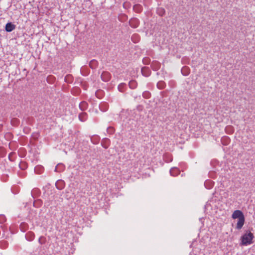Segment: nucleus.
<instances>
[{"label": "nucleus", "instance_id": "nucleus-17", "mask_svg": "<svg viewBox=\"0 0 255 255\" xmlns=\"http://www.w3.org/2000/svg\"><path fill=\"white\" fill-rule=\"evenodd\" d=\"M6 220L5 217L3 215H0V224L3 223Z\"/></svg>", "mask_w": 255, "mask_h": 255}, {"label": "nucleus", "instance_id": "nucleus-23", "mask_svg": "<svg viewBox=\"0 0 255 255\" xmlns=\"http://www.w3.org/2000/svg\"><path fill=\"white\" fill-rule=\"evenodd\" d=\"M124 84H121L118 87V88H119V90L121 91V92H123V91L121 89V87L124 86Z\"/></svg>", "mask_w": 255, "mask_h": 255}, {"label": "nucleus", "instance_id": "nucleus-2", "mask_svg": "<svg viewBox=\"0 0 255 255\" xmlns=\"http://www.w3.org/2000/svg\"><path fill=\"white\" fill-rule=\"evenodd\" d=\"M129 23L131 27L136 28L139 25V20L136 18H132L129 20Z\"/></svg>", "mask_w": 255, "mask_h": 255}, {"label": "nucleus", "instance_id": "nucleus-11", "mask_svg": "<svg viewBox=\"0 0 255 255\" xmlns=\"http://www.w3.org/2000/svg\"><path fill=\"white\" fill-rule=\"evenodd\" d=\"M181 73L184 76H187L189 75L190 72H189V69L187 67H183L181 70Z\"/></svg>", "mask_w": 255, "mask_h": 255}, {"label": "nucleus", "instance_id": "nucleus-21", "mask_svg": "<svg viewBox=\"0 0 255 255\" xmlns=\"http://www.w3.org/2000/svg\"><path fill=\"white\" fill-rule=\"evenodd\" d=\"M107 131H108V132H110V133H112V132H114V129H113V128H112V127H110V128H109L107 129Z\"/></svg>", "mask_w": 255, "mask_h": 255}, {"label": "nucleus", "instance_id": "nucleus-27", "mask_svg": "<svg viewBox=\"0 0 255 255\" xmlns=\"http://www.w3.org/2000/svg\"><path fill=\"white\" fill-rule=\"evenodd\" d=\"M102 105H100V108H101V109H102Z\"/></svg>", "mask_w": 255, "mask_h": 255}, {"label": "nucleus", "instance_id": "nucleus-4", "mask_svg": "<svg viewBox=\"0 0 255 255\" xmlns=\"http://www.w3.org/2000/svg\"><path fill=\"white\" fill-rule=\"evenodd\" d=\"M243 216H244V215L242 211L240 210H236L233 212L232 217V218L235 219H239Z\"/></svg>", "mask_w": 255, "mask_h": 255}, {"label": "nucleus", "instance_id": "nucleus-6", "mask_svg": "<svg viewBox=\"0 0 255 255\" xmlns=\"http://www.w3.org/2000/svg\"><path fill=\"white\" fill-rule=\"evenodd\" d=\"M141 73L145 77H148L150 75L151 71L148 67H144L141 68Z\"/></svg>", "mask_w": 255, "mask_h": 255}, {"label": "nucleus", "instance_id": "nucleus-26", "mask_svg": "<svg viewBox=\"0 0 255 255\" xmlns=\"http://www.w3.org/2000/svg\"><path fill=\"white\" fill-rule=\"evenodd\" d=\"M55 171H58V170H57V166L55 167Z\"/></svg>", "mask_w": 255, "mask_h": 255}, {"label": "nucleus", "instance_id": "nucleus-20", "mask_svg": "<svg viewBox=\"0 0 255 255\" xmlns=\"http://www.w3.org/2000/svg\"><path fill=\"white\" fill-rule=\"evenodd\" d=\"M19 166H20V168H21L22 169H25V164L24 163L21 162L19 164Z\"/></svg>", "mask_w": 255, "mask_h": 255}, {"label": "nucleus", "instance_id": "nucleus-5", "mask_svg": "<svg viewBox=\"0 0 255 255\" xmlns=\"http://www.w3.org/2000/svg\"><path fill=\"white\" fill-rule=\"evenodd\" d=\"M16 26L11 22H8L5 25V29L7 32H11L14 30Z\"/></svg>", "mask_w": 255, "mask_h": 255}, {"label": "nucleus", "instance_id": "nucleus-28", "mask_svg": "<svg viewBox=\"0 0 255 255\" xmlns=\"http://www.w3.org/2000/svg\"><path fill=\"white\" fill-rule=\"evenodd\" d=\"M10 154L8 155L9 158H10Z\"/></svg>", "mask_w": 255, "mask_h": 255}, {"label": "nucleus", "instance_id": "nucleus-1", "mask_svg": "<svg viewBox=\"0 0 255 255\" xmlns=\"http://www.w3.org/2000/svg\"><path fill=\"white\" fill-rule=\"evenodd\" d=\"M254 238V234L251 232H247L241 237V245L243 246H248L253 244V240Z\"/></svg>", "mask_w": 255, "mask_h": 255}, {"label": "nucleus", "instance_id": "nucleus-24", "mask_svg": "<svg viewBox=\"0 0 255 255\" xmlns=\"http://www.w3.org/2000/svg\"><path fill=\"white\" fill-rule=\"evenodd\" d=\"M42 237H40V238H39V243H40L41 244H42V243L41 242V240H42Z\"/></svg>", "mask_w": 255, "mask_h": 255}, {"label": "nucleus", "instance_id": "nucleus-14", "mask_svg": "<svg viewBox=\"0 0 255 255\" xmlns=\"http://www.w3.org/2000/svg\"><path fill=\"white\" fill-rule=\"evenodd\" d=\"M165 86V84L163 81H159L157 84V87L159 89H163Z\"/></svg>", "mask_w": 255, "mask_h": 255}, {"label": "nucleus", "instance_id": "nucleus-7", "mask_svg": "<svg viewBox=\"0 0 255 255\" xmlns=\"http://www.w3.org/2000/svg\"><path fill=\"white\" fill-rule=\"evenodd\" d=\"M55 186L58 189L62 190L65 187V182L62 180H59L56 182Z\"/></svg>", "mask_w": 255, "mask_h": 255}, {"label": "nucleus", "instance_id": "nucleus-16", "mask_svg": "<svg viewBox=\"0 0 255 255\" xmlns=\"http://www.w3.org/2000/svg\"><path fill=\"white\" fill-rule=\"evenodd\" d=\"M142 96L145 99H148L150 97V93L148 91H144L142 93Z\"/></svg>", "mask_w": 255, "mask_h": 255}, {"label": "nucleus", "instance_id": "nucleus-13", "mask_svg": "<svg viewBox=\"0 0 255 255\" xmlns=\"http://www.w3.org/2000/svg\"><path fill=\"white\" fill-rule=\"evenodd\" d=\"M129 86L130 88H131L132 89H134L137 86V83L134 80L130 81L129 82Z\"/></svg>", "mask_w": 255, "mask_h": 255}, {"label": "nucleus", "instance_id": "nucleus-18", "mask_svg": "<svg viewBox=\"0 0 255 255\" xmlns=\"http://www.w3.org/2000/svg\"><path fill=\"white\" fill-rule=\"evenodd\" d=\"M72 76L70 75H67L65 78V81L67 82H69L71 80Z\"/></svg>", "mask_w": 255, "mask_h": 255}, {"label": "nucleus", "instance_id": "nucleus-10", "mask_svg": "<svg viewBox=\"0 0 255 255\" xmlns=\"http://www.w3.org/2000/svg\"><path fill=\"white\" fill-rule=\"evenodd\" d=\"M79 108L82 111L86 110L88 108V104L87 102L83 101L80 103Z\"/></svg>", "mask_w": 255, "mask_h": 255}, {"label": "nucleus", "instance_id": "nucleus-19", "mask_svg": "<svg viewBox=\"0 0 255 255\" xmlns=\"http://www.w3.org/2000/svg\"><path fill=\"white\" fill-rule=\"evenodd\" d=\"M158 13L159 15H162L164 13V10L163 9L161 8H159L158 10Z\"/></svg>", "mask_w": 255, "mask_h": 255}, {"label": "nucleus", "instance_id": "nucleus-8", "mask_svg": "<svg viewBox=\"0 0 255 255\" xmlns=\"http://www.w3.org/2000/svg\"><path fill=\"white\" fill-rule=\"evenodd\" d=\"M111 78L110 74L108 72H104L101 74V78L104 81H108Z\"/></svg>", "mask_w": 255, "mask_h": 255}, {"label": "nucleus", "instance_id": "nucleus-25", "mask_svg": "<svg viewBox=\"0 0 255 255\" xmlns=\"http://www.w3.org/2000/svg\"><path fill=\"white\" fill-rule=\"evenodd\" d=\"M31 236L29 237V239H31V238H32V239H33V235H30Z\"/></svg>", "mask_w": 255, "mask_h": 255}, {"label": "nucleus", "instance_id": "nucleus-22", "mask_svg": "<svg viewBox=\"0 0 255 255\" xmlns=\"http://www.w3.org/2000/svg\"><path fill=\"white\" fill-rule=\"evenodd\" d=\"M30 234H29L30 235ZM28 236H29V234H26V236H25V237L26 238V239L29 241H31L32 240V238H31V239H29L28 238Z\"/></svg>", "mask_w": 255, "mask_h": 255}, {"label": "nucleus", "instance_id": "nucleus-12", "mask_svg": "<svg viewBox=\"0 0 255 255\" xmlns=\"http://www.w3.org/2000/svg\"><path fill=\"white\" fill-rule=\"evenodd\" d=\"M98 65V62L96 60H92L89 63V66L92 69H95Z\"/></svg>", "mask_w": 255, "mask_h": 255}, {"label": "nucleus", "instance_id": "nucleus-9", "mask_svg": "<svg viewBox=\"0 0 255 255\" xmlns=\"http://www.w3.org/2000/svg\"><path fill=\"white\" fill-rule=\"evenodd\" d=\"M170 173L171 176H176L180 173V170L177 168L173 167L170 169Z\"/></svg>", "mask_w": 255, "mask_h": 255}, {"label": "nucleus", "instance_id": "nucleus-15", "mask_svg": "<svg viewBox=\"0 0 255 255\" xmlns=\"http://www.w3.org/2000/svg\"><path fill=\"white\" fill-rule=\"evenodd\" d=\"M87 114L85 113H82L81 114H79V118L80 121L84 122L86 120V116Z\"/></svg>", "mask_w": 255, "mask_h": 255}, {"label": "nucleus", "instance_id": "nucleus-3", "mask_svg": "<svg viewBox=\"0 0 255 255\" xmlns=\"http://www.w3.org/2000/svg\"><path fill=\"white\" fill-rule=\"evenodd\" d=\"M245 216L239 218L237 224L236 229L238 230L241 229L245 223Z\"/></svg>", "mask_w": 255, "mask_h": 255}]
</instances>
